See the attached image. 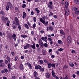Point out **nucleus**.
Wrapping results in <instances>:
<instances>
[{
    "mask_svg": "<svg viewBox=\"0 0 79 79\" xmlns=\"http://www.w3.org/2000/svg\"><path fill=\"white\" fill-rule=\"evenodd\" d=\"M39 19L40 21L43 24H44L45 26H47V25L48 24V21H47L45 22V20H43L42 18H40Z\"/></svg>",
    "mask_w": 79,
    "mask_h": 79,
    "instance_id": "f257e3e1",
    "label": "nucleus"
},
{
    "mask_svg": "<svg viewBox=\"0 0 79 79\" xmlns=\"http://www.w3.org/2000/svg\"><path fill=\"white\" fill-rule=\"evenodd\" d=\"M39 44L40 47H44V44H43V42L42 40H39Z\"/></svg>",
    "mask_w": 79,
    "mask_h": 79,
    "instance_id": "f03ea898",
    "label": "nucleus"
},
{
    "mask_svg": "<svg viewBox=\"0 0 79 79\" xmlns=\"http://www.w3.org/2000/svg\"><path fill=\"white\" fill-rule=\"evenodd\" d=\"M65 12L66 16H68L69 15V11L68 10L66 9Z\"/></svg>",
    "mask_w": 79,
    "mask_h": 79,
    "instance_id": "7ed1b4c3",
    "label": "nucleus"
},
{
    "mask_svg": "<svg viewBox=\"0 0 79 79\" xmlns=\"http://www.w3.org/2000/svg\"><path fill=\"white\" fill-rule=\"evenodd\" d=\"M30 47H31L32 49H33V50L36 49V48H35V44L34 43H33L32 45H30Z\"/></svg>",
    "mask_w": 79,
    "mask_h": 79,
    "instance_id": "20e7f679",
    "label": "nucleus"
},
{
    "mask_svg": "<svg viewBox=\"0 0 79 79\" xmlns=\"http://www.w3.org/2000/svg\"><path fill=\"white\" fill-rule=\"evenodd\" d=\"M67 41L69 43L71 42V38L70 36H69L67 38Z\"/></svg>",
    "mask_w": 79,
    "mask_h": 79,
    "instance_id": "39448f33",
    "label": "nucleus"
},
{
    "mask_svg": "<svg viewBox=\"0 0 79 79\" xmlns=\"http://www.w3.org/2000/svg\"><path fill=\"white\" fill-rule=\"evenodd\" d=\"M45 76L47 79H48L50 77V75L48 73H45Z\"/></svg>",
    "mask_w": 79,
    "mask_h": 79,
    "instance_id": "423d86ee",
    "label": "nucleus"
},
{
    "mask_svg": "<svg viewBox=\"0 0 79 79\" xmlns=\"http://www.w3.org/2000/svg\"><path fill=\"white\" fill-rule=\"evenodd\" d=\"M27 64L30 69H32V65H31V64H30L29 62H27Z\"/></svg>",
    "mask_w": 79,
    "mask_h": 79,
    "instance_id": "0eeeda50",
    "label": "nucleus"
},
{
    "mask_svg": "<svg viewBox=\"0 0 79 79\" xmlns=\"http://www.w3.org/2000/svg\"><path fill=\"white\" fill-rule=\"evenodd\" d=\"M7 5L10 8H12L13 7V5H12L11 3L10 2H8Z\"/></svg>",
    "mask_w": 79,
    "mask_h": 79,
    "instance_id": "6e6552de",
    "label": "nucleus"
},
{
    "mask_svg": "<svg viewBox=\"0 0 79 79\" xmlns=\"http://www.w3.org/2000/svg\"><path fill=\"white\" fill-rule=\"evenodd\" d=\"M19 68L20 70L24 71V67H23V64H21L20 65Z\"/></svg>",
    "mask_w": 79,
    "mask_h": 79,
    "instance_id": "1a4fd4ad",
    "label": "nucleus"
},
{
    "mask_svg": "<svg viewBox=\"0 0 79 79\" xmlns=\"http://www.w3.org/2000/svg\"><path fill=\"white\" fill-rule=\"evenodd\" d=\"M30 46V44H26V45L24 47V49H27V48H29Z\"/></svg>",
    "mask_w": 79,
    "mask_h": 79,
    "instance_id": "9d476101",
    "label": "nucleus"
},
{
    "mask_svg": "<svg viewBox=\"0 0 79 79\" xmlns=\"http://www.w3.org/2000/svg\"><path fill=\"white\" fill-rule=\"evenodd\" d=\"M16 35L15 34H13L12 35V37L13 38V40L14 41L16 40Z\"/></svg>",
    "mask_w": 79,
    "mask_h": 79,
    "instance_id": "9b49d317",
    "label": "nucleus"
},
{
    "mask_svg": "<svg viewBox=\"0 0 79 79\" xmlns=\"http://www.w3.org/2000/svg\"><path fill=\"white\" fill-rule=\"evenodd\" d=\"M41 67L40 65H36L35 66V69H41Z\"/></svg>",
    "mask_w": 79,
    "mask_h": 79,
    "instance_id": "f8f14e48",
    "label": "nucleus"
},
{
    "mask_svg": "<svg viewBox=\"0 0 79 79\" xmlns=\"http://www.w3.org/2000/svg\"><path fill=\"white\" fill-rule=\"evenodd\" d=\"M0 66L2 68H4V67L5 66V64L4 63H1L0 64Z\"/></svg>",
    "mask_w": 79,
    "mask_h": 79,
    "instance_id": "ddd939ff",
    "label": "nucleus"
},
{
    "mask_svg": "<svg viewBox=\"0 0 79 79\" xmlns=\"http://www.w3.org/2000/svg\"><path fill=\"white\" fill-rule=\"evenodd\" d=\"M58 43L59 44H60V45H63V42H62V41L61 40H58Z\"/></svg>",
    "mask_w": 79,
    "mask_h": 79,
    "instance_id": "4468645a",
    "label": "nucleus"
},
{
    "mask_svg": "<svg viewBox=\"0 0 79 79\" xmlns=\"http://www.w3.org/2000/svg\"><path fill=\"white\" fill-rule=\"evenodd\" d=\"M26 12H23V16H22L23 18H26Z\"/></svg>",
    "mask_w": 79,
    "mask_h": 79,
    "instance_id": "2eb2a0df",
    "label": "nucleus"
},
{
    "mask_svg": "<svg viewBox=\"0 0 79 79\" xmlns=\"http://www.w3.org/2000/svg\"><path fill=\"white\" fill-rule=\"evenodd\" d=\"M17 25L19 29V30H21V25H20L19 23H17Z\"/></svg>",
    "mask_w": 79,
    "mask_h": 79,
    "instance_id": "dca6fc26",
    "label": "nucleus"
},
{
    "mask_svg": "<svg viewBox=\"0 0 79 79\" xmlns=\"http://www.w3.org/2000/svg\"><path fill=\"white\" fill-rule=\"evenodd\" d=\"M15 20L16 21L17 24H18V23H18V22H19V21H18V18L16 17H15Z\"/></svg>",
    "mask_w": 79,
    "mask_h": 79,
    "instance_id": "f3484780",
    "label": "nucleus"
},
{
    "mask_svg": "<svg viewBox=\"0 0 79 79\" xmlns=\"http://www.w3.org/2000/svg\"><path fill=\"white\" fill-rule=\"evenodd\" d=\"M48 68H50L52 66V64L49 63L48 64Z\"/></svg>",
    "mask_w": 79,
    "mask_h": 79,
    "instance_id": "a211bd4d",
    "label": "nucleus"
},
{
    "mask_svg": "<svg viewBox=\"0 0 79 79\" xmlns=\"http://www.w3.org/2000/svg\"><path fill=\"white\" fill-rule=\"evenodd\" d=\"M69 65L70 67H74V64L71 62L69 63Z\"/></svg>",
    "mask_w": 79,
    "mask_h": 79,
    "instance_id": "6ab92c4d",
    "label": "nucleus"
},
{
    "mask_svg": "<svg viewBox=\"0 0 79 79\" xmlns=\"http://www.w3.org/2000/svg\"><path fill=\"white\" fill-rule=\"evenodd\" d=\"M68 3L67 2H66L65 3V6L66 7V8H68Z\"/></svg>",
    "mask_w": 79,
    "mask_h": 79,
    "instance_id": "aec40b11",
    "label": "nucleus"
},
{
    "mask_svg": "<svg viewBox=\"0 0 79 79\" xmlns=\"http://www.w3.org/2000/svg\"><path fill=\"white\" fill-rule=\"evenodd\" d=\"M34 76L35 77H37V76L38 75V74H37V73L36 71H35L34 72Z\"/></svg>",
    "mask_w": 79,
    "mask_h": 79,
    "instance_id": "412c9836",
    "label": "nucleus"
},
{
    "mask_svg": "<svg viewBox=\"0 0 79 79\" xmlns=\"http://www.w3.org/2000/svg\"><path fill=\"white\" fill-rule=\"evenodd\" d=\"M74 2L77 5L79 4V0H75Z\"/></svg>",
    "mask_w": 79,
    "mask_h": 79,
    "instance_id": "4be33fe9",
    "label": "nucleus"
},
{
    "mask_svg": "<svg viewBox=\"0 0 79 79\" xmlns=\"http://www.w3.org/2000/svg\"><path fill=\"white\" fill-rule=\"evenodd\" d=\"M48 8H50L51 9H53V6L52 5H50V4H48Z\"/></svg>",
    "mask_w": 79,
    "mask_h": 79,
    "instance_id": "5701e85b",
    "label": "nucleus"
},
{
    "mask_svg": "<svg viewBox=\"0 0 79 79\" xmlns=\"http://www.w3.org/2000/svg\"><path fill=\"white\" fill-rule=\"evenodd\" d=\"M24 27L26 28V29H29V26H28L27 24H25Z\"/></svg>",
    "mask_w": 79,
    "mask_h": 79,
    "instance_id": "b1692460",
    "label": "nucleus"
},
{
    "mask_svg": "<svg viewBox=\"0 0 79 79\" xmlns=\"http://www.w3.org/2000/svg\"><path fill=\"white\" fill-rule=\"evenodd\" d=\"M49 29L50 31H53V27L52 26H50L49 27Z\"/></svg>",
    "mask_w": 79,
    "mask_h": 79,
    "instance_id": "393cba45",
    "label": "nucleus"
},
{
    "mask_svg": "<svg viewBox=\"0 0 79 79\" xmlns=\"http://www.w3.org/2000/svg\"><path fill=\"white\" fill-rule=\"evenodd\" d=\"M35 11H36L37 13H39V12H40V11L39 10V9H38V8H36L35 9Z\"/></svg>",
    "mask_w": 79,
    "mask_h": 79,
    "instance_id": "a878e982",
    "label": "nucleus"
},
{
    "mask_svg": "<svg viewBox=\"0 0 79 79\" xmlns=\"http://www.w3.org/2000/svg\"><path fill=\"white\" fill-rule=\"evenodd\" d=\"M49 16H52L53 14V13L52 12H50V11H49Z\"/></svg>",
    "mask_w": 79,
    "mask_h": 79,
    "instance_id": "bb28decb",
    "label": "nucleus"
},
{
    "mask_svg": "<svg viewBox=\"0 0 79 79\" xmlns=\"http://www.w3.org/2000/svg\"><path fill=\"white\" fill-rule=\"evenodd\" d=\"M33 21L34 23H35L37 21V18H36V17H34L33 18Z\"/></svg>",
    "mask_w": 79,
    "mask_h": 79,
    "instance_id": "cd10ccee",
    "label": "nucleus"
},
{
    "mask_svg": "<svg viewBox=\"0 0 79 79\" xmlns=\"http://www.w3.org/2000/svg\"><path fill=\"white\" fill-rule=\"evenodd\" d=\"M3 35H5V33H4V32L2 33L0 31V36H1V37H2Z\"/></svg>",
    "mask_w": 79,
    "mask_h": 79,
    "instance_id": "c85d7f7f",
    "label": "nucleus"
},
{
    "mask_svg": "<svg viewBox=\"0 0 79 79\" xmlns=\"http://www.w3.org/2000/svg\"><path fill=\"white\" fill-rule=\"evenodd\" d=\"M60 34L61 35H64V32L63 31V30H60Z\"/></svg>",
    "mask_w": 79,
    "mask_h": 79,
    "instance_id": "c756f323",
    "label": "nucleus"
},
{
    "mask_svg": "<svg viewBox=\"0 0 79 79\" xmlns=\"http://www.w3.org/2000/svg\"><path fill=\"white\" fill-rule=\"evenodd\" d=\"M45 71V69L44 68H41L40 69V71L42 72H44Z\"/></svg>",
    "mask_w": 79,
    "mask_h": 79,
    "instance_id": "7c9ffc66",
    "label": "nucleus"
},
{
    "mask_svg": "<svg viewBox=\"0 0 79 79\" xmlns=\"http://www.w3.org/2000/svg\"><path fill=\"white\" fill-rule=\"evenodd\" d=\"M8 68L9 69H11V64H10V63L8 64Z\"/></svg>",
    "mask_w": 79,
    "mask_h": 79,
    "instance_id": "2f4dec72",
    "label": "nucleus"
},
{
    "mask_svg": "<svg viewBox=\"0 0 79 79\" xmlns=\"http://www.w3.org/2000/svg\"><path fill=\"white\" fill-rule=\"evenodd\" d=\"M39 61L40 62V64H44V61L42 60H39Z\"/></svg>",
    "mask_w": 79,
    "mask_h": 79,
    "instance_id": "473e14b6",
    "label": "nucleus"
},
{
    "mask_svg": "<svg viewBox=\"0 0 79 79\" xmlns=\"http://www.w3.org/2000/svg\"><path fill=\"white\" fill-rule=\"evenodd\" d=\"M63 50H64V48H60V49H58V51L59 52H61V51H63Z\"/></svg>",
    "mask_w": 79,
    "mask_h": 79,
    "instance_id": "72a5a7b5",
    "label": "nucleus"
},
{
    "mask_svg": "<svg viewBox=\"0 0 79 79\" xmlns=\"http://www.w3.org/2000/svg\"><path fill=\"white\" fill-rule=\"evenodd\" d=\"M78 10V8H76V7H74L73 8V11H76V10Z\"/></svg>",
    "mask_w": 79,
    "mask_h": 79,
    "instance_id": "f704fd0d",
    "label": "nucleus"
},
{
    "mask_svg": "<svg viewBox=\"0 0 79 79\" xmlns=\"http://www.w3.org/2000/svg\"><path fill=\"white\" fill-rule=\"evenodd\" d=\"M9 8H10V7H9V6H7V5L6 6V11H8V10H9Z\"/></svg>",
    "mask_w": 79,
    "mask_h": 79,
    "instance_id": "c9c22d12",
    "label": "nucleus"
},
{
    "mask_svg": "<svg viewBox=\"0 0 79 79\" xmlns=\"http://www.w3.org/2000/svg\"><path fill=\"white\" fill-rule=\"evenodd\" d=\"M0 14H2L3 16H4V15H5V13H4V12L3 11L0 12Z\"/></svg>",
    "mask_w": 79,
    "mask_h": 79,
    "instance_id": "e433bc0d",
    "label": "nucleus"
},
{
    "mask_svg": "<svg viewBox=\"0 0 79 79\" xmlns=\"http://www.w3.org/2000/svg\"><path fill=\"white\" fill-rule=\"evenodd\" d=\"M52 76L55 74V71H54V70H52Z\"/></svg>",
    "mask_w": 79,
    "mask_h": 79,
    "instance_id": "4c0bfd02",
    "label": "nucleus"
},
{
    "mask_svg": "<svg viewBox=\"0 0 79 79\" xmlns=\"http://www.w3.org/2000/svg\"><path fill=\"white\" fill-rule=\"evenodd\" d=\"M7 60L8 61V62H10L11 60H10V58L8 57L7 58Z\"/></svg>",
    "mask_w": 79,
    "mask_h": 79,
    "instance_id": "58836bf2",
    "label": "nucleus"
},
{
    "mask_svg": "<svg viewBox=\"0 0 79 79\" xmlns=\"http://www.w3.org/2000/svg\"><path fill=\"white\" fill-rule=\"evenodd\" d=\"M21 37L23 38H25V37H27V36L25 35H21Z\"/></svg>",
    "mask_w": 79,
    "mask_h": 79,
    "instance_id": "ea45409f",
    "label": "nucleus"
},
{
    "mask_svg": "<svg viewBox=\"0 0 79 79\" xmlns=\"http://www.w3.org/2000/svg\"><path fill=\"white\" fill-rule=\"evenodd\" d=\"M43 45H44L45 47H48V44L47 43H44Z\"/></svg>",
    "mask_w": 79,
    "mask_h": 79,
    "instance_id": "a19ab883",
    "label": "nucleus"
},
{
    "mask_svg": "<svg viewBox=\"0 0 79 79\" xmlns=\"http://www.w3.org/2000/svg\"><path fill=\"white\" fill-rule=\"evenodd\" d=\"M71 53H76V51L72 49L71 51Z\"/></svg>",
    "mask_w": 79,
    "mask_h": 79,
    "instance_id": "79ce46f5",
    "label": "nucleus"
},
{
    "mask_svg": "<svg viewBox=\"0 0 79 79\" xmlns=\"http://www.w3.org/2000/svg\"><path fill=\"white\" fill-rule=\"evenodd\" d=\"M75 14L77 15H79V11H77L75 12Z\"/></svg>",
    "mask_w": 79,
    "mask_h": 79,
    "instance_id": "37998d69",
    "label": "nucleus"
},
{
    "mask_svg": "<svg viewBox=\"0 0 79 79\" xmlns=\"http://www.w3.org/2000/svg\"><path fill=\"white\" fill-rule=\"evenodd\" d=\"M26 5L25 4H24L22 6V8H25V7H26Z\"/></svg>",
    "mask_w": 79,
    "mask_h": 79,
    "instance_id": "c03bdc74",
    "label": "nucleus"
},
{
    "mask_svg": "<svg viewBox=\"0 0 79 79\" xmlns=\"http://www.w3.org/2000/svg\"><path fill=\"white\" fill-rule=\"evenodd\" d=\"M5 62L6 64H7L8 63V61L7 60H5Z\"/></svg>",
    "mask_w": 79,
    "mask_h": 79,
    "instance_id": "a18cd8bd",
    "label": "nucleus"
},
{
    "mask_svg": "<svg viewBox=\"0 0 79 79\" xmlns=\"http://www.w3.org/2000/svg\"><path fill=\"white\" fill-rule=\"evenodd\" d=\"M16 25H15L14 26H12V27H13V29H16Z\"/></svg>",
    "mask_w": 79,
    "mask_h": 79,
    "instance_id": "49530a36",
    "label": "nucleus"
},
{
    "mask_svg": "<svg viewBox=\"0 0 79 79\" xmlns=\"http://www.w3.org/2000/svg\"><path fill=\"white\" fill-rule=\"evenodd\" d=\"M30 15H31V16L34 15V11H32L31 12Z\"/></svg>",
    "mask_w": 79,
    "mask_h": 79,
    "instance_id": "de8ad7c7",
    "label": "nucleus"
},
{
    "mask_svg": "<svg viewBox=\"0 0 79 79\" xmlns=\"http://www.w3.org/2000/svg\"><path fill=\"white\" fill-rule=\"evenodd\" d=\"M1 18H2V19L3 20V21H5V17H4V16H2Z\"/></svg>",
    "mask_w": 79,
    "mask_h": 79,
    "instance_id": "09e8293b",
    "label": "nucleus"
},
{
    "mask_svg": "<svg viewBox=\"0 0 79 79\" xmlns=\"http://www.w3.org/2000/svg\"><path fill=\"white\" fill-rule=\"evenodd\" d=\"M18 57L17 56H16L15 57V61H17V60H18Z\"/></svg>",
    "mask_w": 79,
    "mask_h": 79,
    "instance_id": "8fccbe9b",
    "label": "nucleus"
},
{
    "mask_svg": "<svg viewBox=\"0 0 79 79\" xmlns=\"http://www.w3.org/2000/svg\"><path fill=\"white\" fill-rule=\"evenodd\" d=\"M52 76H53V77H54L55 78H56L58 77V76H56L55 74L54 75H52Z\"/></svg>",
    "mask_w": 79,
    "mask_h": 79,
    "instance_id": "3c124183",
    "label": "nucleus"
},
{
    "mask_svg": "<svg viewBox=\"0 0 79 79\" xmlns=\"http://www.w3.org/2000/svg\"><path fill=\"white\" fill-rule=\"evenodd\" d=\"M36 27V24L35 23H34L33 25V28H35Z\"/></svg>",
    "mask_w": 79,
    "mask_h": 79,
    "instance_id": "603ef678",
    "label": "nucleus"
},
{
    "mask_svg": "<svg viewBox=\"0 0 79 79\" xmlns=\"http://www.w3.org/2000/svg\"><path fill=\"white\" fill-rule=\"evenodd\" d=\"M27 24L28 25L29 27H31V25H30V23H29V22H27Z\"/></svg>",
    "mask_w": 79,
    "mask_h": 79,
    "instance_id": "864d4df0",
    "label": "nucleus"
},
{
    "mask_svg": "<svg viewBox=\"0 0 79 79\" xmlns=\"http://www.w3.org/2000/svg\"><path fill=\"white\" fill-rule=\"evenodd\" d=\"M52 66L53 68H55V64H52Z\"/></svg>",
    "mask_w": 79,
    "mask_h": 79,
    "instance_id": "5fc2aeb1",
    "label": "nucleus"
},
{
    "mask_svg": "<svg viewBox=\"0 0 79 79\" xmlns=\"http://www.w3.org/2000/svg\"><path fill=\"white\" fill-rule=\"evenodd\" d=\"M4 70L6 73H8V69H5Z\"/></svg>",
    "mask_w": 79,
    "mask_h": 79,
    "instance_id": "6e6d98bb",
    "label": "nucleus"
},
{
    "mask_svg": "<svg viewBox=\"0 0 79 79\" xmlns=\"http://www.w3.org/2000/svg\"><path fill=\"white\" fill-rule=\"evenodd\" d=\"M3 60H0V63H3Z\"/></svg>",
    "mask_w": 79,
    "mask_h": 79,
    "instance_id": "4d7b16f0",
    "label": "nucleus"
},
{
    "mask_svg": "<svg viewBox=\"0 0 79 79\" xmlns=\"http://www.w3.org/2000/svg\"><path fill=\"white\" fill-rule=\"evenodd\" d=\"M41 39L42 40H43V41H44L45 40V39H44V37H42Z\"/></svg>",
    "mask_w": 79,
    "mask_h": 79,
    "instance_id": "13d9d810",
    "label": "nucleus"
},
{
    "mask_svg": "<svg viewBox=\"0 0 79 79\" xmlns=\"http://www.w3.org/2000/svg\"><path fill=\"white\" fill-rule=\"evenodd\" d=\"M53 4V2H49V5H52Z\"/></svg>",
    "mask_w": 79,
    "mask_h": 79,
    "instance_id": "bf43d9fd",
    "label": "nucleus"
},
{
    "mask_svg": "<svg viewBox=\"0 0 79 79\" xmlns=\"http://www.w3.org/2000/svg\"><path fill=\"white\" fill-rule=\"evenodd\" d=\"M31 34H32V35H34V32L33 31H31Z\"/></svg>",
    "mask_w": 79,
    "mask_h": 79,
    "instance_id": "052dcab7",
    "label": "nucleus"
},
{
    "mask_svg": "<svg viewBox=\"0 0 79 79\" xmlns=\"http://www.w3.org/2000/svg\"><path fill=\"white\" fill-rule=\"evenodd\" d=\"M11 55L12 56H14L15 55V52H12Z\"/></svg>",
    "mask_w": 79,
    "mask_h": 79,
    "instance_id": "680f3d73",
    "label": "nucleus"
},
{
    "mask_svg": "<svg viewBox=\"0 0 79 79\" xmlns=\"http://www.w3.org/2000/svg\"><path fill=\"white\" fill-rule=\"evenodd\" d=\"M72 77L73 78H75V77H76V75H75L74 74H73L72 75Z\"/></svg>",
    "mask_w": 79,
    "mask_h": 79,
    "instance_id": "e2e57ef3",
    "label": "nucleus"
},
{
    "mask_svg": "<svg viewBox=\"0 0 79 79\" xmlns=\"http://www.w3.org/2000/svg\"><path fill=\"white\" fill-rule=\"evenodd\" d=\"M51 58H52V59H53V58H55V55H52L51 56Z\"/></svg>",
    "mask_w": 79,
    "mask_h": 79,
    "instance_id": "0e129e2a",
    "label": "nucleus"
},
{
    "mask_svg": "<svg viewBox=\"0 0 79 79\" xmlns=\"http://www.w3.org/2000/svg\"><path fill=\"white\" fill-rule=\"evenodd\" d=\"M8 38L9 40H11V36H9L8 37Z\"/></svg>",
    "mask_w": 79,
    "mask_h": 79,
    "instance_id": "69168bd1",
    "label": "nucleus"
},
{
    "mask_svg": "<svg viewBox=\"0 0 79 79\" xmlns=\"http://www.w3.org/2000/svg\"><path fill=\"white\" fill-rule=\"evenodd\" d=\"M1 72L2 73H3V74L5 73V71L4 70H1Z\"/></svg>",
    "mask_w": 79,
    "mask_h": 79,
    "instance_id": "338daca9",
    "label": "nucleus"
},
{
    "mask_svg": "<svg viewBox=\"0 0 79 79\" xmlns=\"http://www.w3.org/2000/svg\"><path fill=\"white\" fill-rule=\"evenodd\" d=\"M24 57L23 56H21V59L22 60H23V59H24Z\"/></svg>",
    "mask_w": 79,
    "mask_h": 79,
    "instance_id": "774afa93",
    "label": "nucleus"
}]
</instances>
